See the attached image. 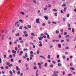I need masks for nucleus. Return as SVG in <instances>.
Listing matches in <instances>:
<instances>
[{
    "label": "nucleus",
    "instance_id": "39",
    "mask_svg": "<svg viewBox=\"0 0 76 76\" xmlns=\"http://www.w3.org/2000/svg\"><path fill=\"white\" fill-rule=\"evenodd\" d=\"M62 57H63V59H65V58H66V56H63Z\"/></svg>",
    "mask_w": 76,
    "mask_h": 76
},
{
    "label": "nucleus",
    "instance_id": "34",
    "mask_svg": "<svg viewBox=\"0 0 76 76\" xmlns=\"http://www.w3.org/2000/svg\"><path fill=\"white\" fill-rule=\"evenodd\" d=\"M22 26H20L19 28V29H22Z\"/></svg>",
    "mask_w": 76,
    "mask_h": 76
},
{
    "label": "nucleus",
    "instance_id": "29",
    "mask_svg": "<svg viewBox=\"0 0 76 76\" xmlns=\"http://www.w3.org/2000/svg\"><path fill=\"white\" fill-rule=\"evenodd\" d=\"M19 21H20V22H21V23H22L23 22V21H22V20H19Z\"/></svg>",
    "mask_w": 76,
    "mask_h": 76
},
{
    "label": "nucleus",
    "instance_id": "41",
    "mask_svg": "<svg viewBox=\"0 0 76 76\" xmlns=\"http://www.w3.org/2000/svg\"><path fill=\"white\" fill-rule=\"evenodd\" d=\"M44 34L45 35H48V33H47L46 32V33H44Z\"/></svg>",
    "mask_w": 76,
    "mask_h": 76
},
{
    "label": "nucleus",
    "instance_id": "1",
    "mask_svg": "<svg viewBox=\"0 0 76 76\" xmlns=\"http://www.w3.org/2000/svg\"><path fill=\"white\" fill-rule=\"evenodd\" d=\"M6 64L9 67H12V66H13L12 64H10V63L9 62H7Z\"/></svg>",
    "mask_w": 76,
    "mask_h": 76
},
{
    "label": "nucleus",
    "instance_id": "26",
    "mask_svg": "<svg viewBox=\"0 0 76 76\" xmlns=\"http://www.w3.org/2000/svg\"><path fill=\"white\" fill-rule=\"evenodd\" d=\"M45 67H47V63H45Z\"/></svg>",
    "mask_w": 76,
    "mask_h": 76
},
{
    "label": "nucleus",
    "instance_id": "22",
    "mask_svg": "<svg viewBox=\"0 0 76 76\" xmlns=\"http://www.w3.org/2000/svg\"><path fill=\"white\" fill-rule=\"evenodd\" d=\"M27 50H28V49L27 48L24 49H23V51H27Z\"/></svg>",
    "mask_w": 76,
    "mask_h": 76
},
{
    "label": "nucleus",
    "instance_id": "50",
    "mask_svg": "<svg viewBox=\"0 0 76 76\" xmlns=\"http://www.w3.org/2000/svg\"><path fill=\"white\" fill-rule=\"evenodd\" d=\"M34 69H37V68L36 66H35L34 67Z\"/></svg>",
    "mask_w": 76,
    "mask_h": 76
},
{
    "label": "nucleus",
    "instance_id": "47",
    "mask_svg": "<svg viewBox=\"0 0 76 76\" xmlns=\"http://www.w3.org/2000/svg\"><path fill=\"white\" fill-rule=\"evenodd\" d=\"M63 75H65V72L64 71L63 72Z\"/></svg>",
    "mask_w": 76,
    "mask_h": 76
},
{
    "label": "nucleus",
    "instance_id": "31",
    "mask_svg": "<svg viewBox=\"0 0 76 76\" xmlns=\"http://www.w3.org/2000/svg\"><path fill=\"white\" fill-rule=\"evenodd\" d=\"M72 32H75V29L73 28H72Z\"/></svg>",
    "mask_w": 76,
    "mask_h": 76
},
{
    "label": "nucleus",
    "instance_id": "46",
    "mask_svg": "<svg viewBox=\"0 0 76 76\" xmlns=\"http://www.w3.org/2000/svg\"><path fill=\"white\" fill-rule=\"evenodd\" d=\"M66 40L68 42H69V41H70V40H69V39H66Z\"/></svg>",
    "mask_w": 76,
    "mask_h": 76
},
{
    "label": "nucleus",
    "instance_id": "55",
    "mask_svg": "<svg viewBox=\"0 0 76 76\" xmlns=\"http://www.w3.org/2000/svg\"><path fill=\"white\" fill-rule=\"evenodd\" d=\"M48 24H50V23H51V22L50 21H48Z\"/></svg>",
    "mask_w": 76,
    "mask_h": 76
},
{
    "label": "nucleus",
    "instance_id": "58",
    "mask_svg": "<svg viewBox=\"0 0 76 76\" xmlns=\"http://www.w3.org/2000/svg\"><path fill=\"white\" fill-rule=\"evenodd\" d=\"M52 63H54V64H55L56 63V62L54 61H52Z\"/></svg>",
    "mask_w": 76,
    "mask_h": 76
},
{
    "label": "nucleus",
    "instance_id": "64",
    "mask_svg": "<svg viewBox=\"0 0 76 76\" xmlns=\"http://www.w3.org/2000/svg\"><path fill=\"white\" fill-rule=\"evenodd\" d=\"M38 65L39 66H41V64L40 63H38Z\"/></svg>",
    "mask_w": 76,
    "mask_h": 76
},
{
    "label": "nucleus",
    "instance_id": "60",
    "mask_svg": "<svg viewBox=\"0 0 76 76\" xmlns=\"http://www.w3.org/2000/svg\"><path fill=\"white\" fill-rule=\"evenodd\" d=\"M11 61H12V62H13V59H10Z\"/></svg>",
    "mask_w": 76,
    "mask_h": 76
},
{
    "label": "nucleus",
    "instance_id": "56",
    "mask_svg": "<svg viewBox=\"0 0 76 76\" xmlns=\"http://www.w3.org/2000/svg\"><path fill=\"white\" fill-rule=\"evenodd\" d=\"M18 62H19V63H21V62H22V61H21V60H18Z\"/></svg>",
    "mask_w": 76,
    "mask_h": 76
},
{
    "label": "nucleus",
    "instance_id": "49",
    "mask_svg": "<svg viewBox=\"0 0 76 76\" xmlns=\"http://www.w3.org/2000/svg\"><path fill=\"white\" fill-rule=\"evenodd\" d=\"M64 35H67V32H64Z\"/></svg>",
    "mask_w": 76,
    "mask_h": 76
},
{
    "label": "nucleus",
    "instance_id": "19",
    "mask_svg": "<svg viewBox=\"0 0 76 76\" xmlns=\"http://www.w3.org/2000/svg\"><path fill=\"white\" fill-rule=\"evenodd\" d=\"M62 7H64V6H66V4H63L62 5Z\"/></svg>",
    "mask_w": 76,
    "mask_h": 76
},
{
    "label": "nucleus",
    "instance_id": "24",
    "mask_svg": "<svg viewBox=\"0 0 76 76\" xmlns=\"http://www.w3.org/2000/svg\"><path fill=\"white\" fill-rule=\"evenodd\" d=\"M5 68L6 69H9V67L7 66H6Z\"/></svg>",
    "mask_w": 76,
    "mask_h": 76
},
{
    "label": "nucleus",
    "instance_id": "14",
    "mask_svg": "<svg viewBox=\"0 0 76 76\" xmlns=\"http://www.w3.org/2000/svg\"><path fill=\"white\" fill-rule=\"evenodd\" d=\"M10 75H13V72H12L11 71H10Z\"/></svg>",
    "mask_w": 76,
    "mask_h": 76
},
{
    "label": "nucleus",
    "instance_id": "54",
    "mask_svg": "<svg viewBox=\"0 0 76 76\" xmlns=\"http://www.w3.org/2000/svg\"><path fill=\"white\" fill-rule=\"evenodd\" d=\"M27 61H29V60H30L29 58H27Z\"/></svg>",
    "mask_w": 76,
    "mask_h": 76
},
{
    "label": "nucleus",
    "instance_id": "16",
    "mask_svg": "<svg viewBox=\"0 0 76 76\" xmlns=\"http://www.w3.org/2000/svg\"><path fill=\"white\" fill-rule=\"evenodd\" d=\"M58 47L59 48H61V45L60 44H58Z\"/></svg>",
    "mask_w": 76,
    "mask_h": 76
},
{
    "label": "nucleus",
    "instance_id": "8",
    "mask_svg": "<svg viewBox=\"0 0 76 76\" xmlns=\"http://www.w3.org/2000/svg\"><path fill=\"white\" fill-rule=\"evenodd\" d=\"M20 13L22 15H25V13L23 12H20Z\"/></svg>",
    "mask_w": 76,
    "mask_h": 76
},
{
    "label": "nucleus",
    "instance_id": "25",
    "mask_svg": "<svg viewBox=\"0 0 76 76\" xmlns=\"http://www.w3.org/2000/svg\"><path fill=\"white\" fill-rule=\"evenodd\" d=\"M53 75H54V76H58V75H57V74L56 73L55 74H53Z\"/></svg>",
    "mask_w": 76,
    "mask_h": 76
},
{
    "label": "nucleus",
    "instance_id": "15",
    "mask_svg": "<svg viewBox=\"0 0 76 76\" xmlns=\"http://www.w3.org/2000/svg\"><path fill=\"white\" fill-rule=\"evenodd\" d=\"M70 69H71V70H75V69L73 67L70 68Z\"/></svg>",
    "mask_w": 76,
    "mask_h": 76
},
{
    "label": "nucleus",
    "instance_id": "7",
    "mask_svg": "<svg viewBox=\"0 0 76 76\" xmlns=\"http://www.w3.org/2000/svg\"><path fill=\"white\" fill-rule=\"evenodd\" d=\"M19 23V21H18L17 22H16L15 23V26H17V24Z\"/></svg>",
    "mask_w": 76,
    "mask_h": 76
},
{
    "label": "nucleus",
    "instance_id": "3",
    "mask_svg": "<svg viewBox=\"0 0 76 76\" xmlns=\"http://www.w3.org/2000/svg\"><path fill=\"white\" fill-rule=\"evenodd\" d=\"M36 23H40V22H39V19H37L36 20Z\"/></svg>",
    "mask_w": 76,
    "mask_h": 76
},
{
    "label": "nucleus",
    "instance_id": "10",
    "mask_svg": "<svg viewBox=\"0 0 76 76\" xmlns=\"http://www.w3.org/2000/svg\"><path fill=\"white\" fill-rule=\"evenodd\" d=\"M18 40H16L15 42H14V44H17V42H18Z\"/></svg>",
    "mask_w": 76,
    "mask_h": 76
},
{
    "label": "nucleus",
    "instance_id": "5",
    "mask_svg": "<svg viewBox=\"0 0 76 76\" xmlns=\"http://www.w3.org/2000/svg\"><path fill=\"white\" fill-rule=\"evenodd\" d=\"M12 53H14V54H16V51L13 50H12Z\"/></svg>",
    "mask_w": 76,
    "mask_h": 76
},
{
    "label": "nucleus",
    "instance_id": "20",
    "mask_svg": "<svg viewBox=\"0 0 76 76\" xmlns=\"http://www.w3.org/2000/svg\"><path fill=\"white\" fill-rule=\"evenodd\" d=\"M53 66L54 65H53V64H51L50 65V67H53Z\"/></svg>",
    "mask_w": 76,
    "mask_h": 76
},
{
    "label": "nucleus",
    "instance_id": "37",
    "mask_svg": "<svg viewBox=\"0 0 76 76\" xmlns=\"http://www.w3.org/2000/svg\"><path fill=\"white\" fill-rule=\"evenodd\" d=\"M15 51H18V48L15 47Z\"/></svg>",
    "mask_w": 76,
    "mask_h": 76
},
{
    "label": "nucleus",
    "instance_id": "35",
    "mask_svg": "<svg viewBox=\"0 0 76 76\" xmlns=\"http://www.w3.org/2000/svg\"><path fill=\"white\" fill-rule=\"evenodd\" d=\"M59 32V31H56V34H58Z\"/></svg>",
    "mask_w": 76,
    "mask_h": 76
},
{
    "label": "nucleus",
    "instance_id": "2",
    "mask_svg": "<svg viewBox=\"0 0 76 76\" xmlns=\"http://www.w3.org/2000/svg\"><path fill=\"white\" fill-rule=\"evenodd\" d=\"M25 56H23V58H24V59H25L26 58V57H28V54H27V53H26L25 54Z\"/></svg>",
    "mask_w": 76,
    "mask_h": 76
},
{
    "label": "nucleus",
    "instance_id": "63",
    "mask_svg": "<svg viewBox=\"0 0 76 76\" xmlns=\"http://www.w3.org/2000/svg\"><path fill=\"white\" fill-rule=\"evenodd\" d=\"M57 62H58V63H60V60H58Z\"/></svg>",
    "mask_w": 76,
    "mask_h": 76
},
{
    "label": "nucleus",
    "instance_id": "43",
    "mask_svg": "<svg viewBox=\"0 0 76 76\" xmlns=\"http://www.w3.org/2000/svg\"><path fill=\"white\" fill-rule=\"evenodd\" d=\"M66 16H67V18H69V16H70V15H69V14H67Z\"/></svg>",
    "mask_w": 76,
    "mask_h": 76
},
{
    "label": "nucleus",
    "instance_id": "21",
    "mask_svg": "<svg viewBox=\"0 0 76 76\" xmlns=\"http://www.w3.org/2000/svg\"><path fill=\"white\" fill-rule=\"evenodd\" d=\"M31 35L32 36H35V34L34 33H31Z\"/></svg>",
    "mask_w": 76,
    "mask_h": 76
},
{
    "label": "nucleus",
    "instance_id": "30",
    "mask_svg": "<svg viewBox=\"0 0 76 76\" xmlns=\"http://www.w3.org/2000/svg\"><path fill=\"white\" fill-rule=\"evenodd\" d=\"M53 11H54V12H57V10L56 9H53Z\"/></svg>",
    "mask_w": 76,
    "mask_h": 76
},
{
    "label": "nucleus",
    "instance_id": "38",
    "mask_svg": "<svg viewBox=\"0 0 76 76\" xmlns=\"http://www.w3.org/2000/svg\"><path fill=\"white\" fill-rule=\"evenodd\" d=\"M69 37V35H66V36H65V38H68Z\"/></svg>",
    "mask_w": 76,
    "mask_h": 76
},
{
    "label": "nucleus",
    "instance_id": "57",
    "mask_svg": "<svg viewBox=\"0 0 76 76\" xmlns=\"http://www.w3.org/2000/svg\"><path fill=\"white\" fill-rule=\"evenodd\" d=\"M43 9L44 10H46L47 9V8H44Z\"/></svg>",
    "mask_w": 76,
    "mask_h": 76
},
{
    "label": "nucleus",
    "instance_id": "11",
    "mask_svg": "<svg viewBox=\"0 0 76 76\" xmlns=\"http://www.w3.org/2000/svg\"><path fill=\"white\" fill-rule=\"evenodd\" d=\"M27 27L28 28H31V25H28L27 26Z\"/></svg>",
    "mask_w": 76,
    "mask_h": 76
},
{
    "label": "nucleus",
    "instance_id": "51",
    "mask_svg": "<svg viewBox=\"0 0 76 76\" xmlns=\"http://www.w3.org/2000/svg\"><path fill=\"white\" fill-rule=\"evenodd\" d=\"M68 27H70V24H68Z\"/></svg>",
    "mask_w": 76,
    "mask_h": 76
},
{
    "label": "nucleus",
    "instance_id": "32",
    "mask_svg": "<svg viewBox=\"0 0 76 76\" xmlns=\"http://www.w3.org/2000/svg\"><path fill=\"white\" fill-rule=\"evenodd\" d=\"M47 37L48 38V39H50V36H49V35L48 34L47 35Z\"/></svg>",
    "mask_w": 76,
    "mask_h": 76
},
{
    "label": "nucleus",
    "instance_id": "27",
    "mask_svg": "<svg viewBox=\"0 0 76 76\" xmlns=\"http://www.w3.org/2000/svg\"><path fill=\"white\" fill-rule=\"evenodd\" d=\"M23 33L25 34H27V31H23Z\"/></svg>",
    "mask_w": 76,
    "mask_h": 76
},
{
    "label": "nucleus",
    "instance_id": "17",
    "mask_svg": "<svg viewBox=\"0 0 76 76\" xmlns=\"http://www.w3.org/2000/svg\"><path fill=\"white\" fill-rule=\"evenodd\" d=\"M67 9V8L66 7H65L64 9V12H66V10Z\"/></svg>",
    "mask_w": 76,
    "mask_h": 76
},
{
    "label": "nucleus",
    "instance_id": "53",
    "mask_svg": "<svg viewBox=\"0 0 76 76\" xmlns=\"http://www.w3.org/2000/svg\"><path fill=\"white\" fill-rule=\"evenodd\" d=\"M68 29L69 30V31H70V30H71V28H68Z\"/></svg>",
    "mask_w": 76,
    "mask_h": 76
},
{
    "label": "nucleus",
    "instance_id": "61",
    "mask_svg": "<svg viewBox=\"0 0 76 76\" xmlns=\"http://www.w3.org/2000/svg\"><path fill=\"white\" fill-rule=\"evenodd\" d=\"M42 26H45V24L43 23L42 24Z\"/></svg>",
    "mask_w": 76,
    "mask_h": 76
},
{
    "label": "nucleus",
    "instance_id": "42",
    "mask_svg": "<svg viewBox=\"0 0 76 76\" xmlns=\"http://www.w3.org/2000/svg\"><path fill=\"white\" fill-rule=\"evenodd\" d=\"M51 6V5L50 4H49L48 5V7H50Z\"/></svg>",
    "mask_w": 76,
    "mask_h": 76
},
{
    "label": "nucleus",
    "instance_id": "18",
    "mask_svg": "<svg viewBox=\"0 0 76 76\" xmlns=\"http://www.w3.org/2000/svg\"><path fill=\"white\" fill-rule=\"evenodd\" d=\"M16 69L17 70H19V68H18V66H16Z\"/></svg>",
    "mask_w": 76,
    "mask_h": 76
},
{
    "label": "nucleus",
    "instance_id": "23",
    "mask_svg": "<svg viewBox=\"0 0 76 76\" xmlns=\"http://www.w3.org/2000/svg\"><path fill=\"white\" fill-rule=\"evenodd\" d=\"M65 49H66V50H68V49H69V47H66L65 48Z\"/></svg>",
    "mask_w": 76,
    "mask_h": 76
},
{
    "label": "nucleus",
    "instance_id": "59",
    "mask_svg": "<svg viewBox=\"0 0 76 76\" xmlns=\"http://www.w3.org/2000/svg\"><path fill=\"white\" fill-rule=\"evenodd\" d=\"M10 58H12V56L10 55L9 56Z\"/></svg>",
    "mask_w": 76,
    "mask_h": 76
},
{
    "label": "nucleus",
    "instance_id": "12",
    "mask_svg": "<svg viewBox=\"0 0 76 76\" xmlns=\"http://www.w3.org/2000/svg\"><path fill=\"white\" fill-rule=\"evenodd\" d=\"M40 57H42L43 59H45V58L42 56H40Z\"/></svg>",
    "mask_w": 76,
    "mask_h": 76
},
{
    "label": "nucleus",
    "instance_id": "40",
    "mask_svg": "<svg viewBox=\"0 0 76 76\" xmlns=\"http://www.w3.org/2000/svg\"><path fill=\"white\" fill-rule=\"evenodd\" d=\"M30 44H31V45H34V44H33V43H32V42H30Z\"/></svg>",
    "mask_w": 76,
    "mask_h": 76
},
{
    "label": "nucleus",
    "instance_id": "4",
    "mask_svg": "<svg viewBox=\"0 0 76 76\" xmlns=\"http://www.w3.org/2000/svg\"><path fill=\"white\" fill-rule=\"evenodd\" d=\"M39 44H40L39 45V47H42V42H41V41H39Z\"/></svg>",
    "mask_w": 76,
    "mask_h": 76
},
{
    "label": "nucleus",
    "instance_id": "45",
    "mask_svg": "<svg viewBox=\"0 0 76 76\" xmlns=\"http://www.w3.org/2000/svg\"><path fill=\"white\" fill-rule=\"evenodd\" d=\"M58 66H61V64H60V63H58Z\"/></svg>",
    "mask_w": 76,
    "mask_h": 76
},
{
    "label": "nucleus",
    "instance_id": "13",
    "mask_svg": "<svg viewBox=\"0 0 76 76\" xmlns=\"http://www.w3.org/2000/svg\"><path fill=\"white\" fill-rule=\"evenodd\" d=\"M19 35H20L19 33H17L15 34V35L16 36H19Z\"/></svg>",
    "mask_w": 76,
    "mask_h": 76
},
{
    "label": "nucleus",
    "instance_id": "62",
    "mask_svg": "<svg viewBox=\"0 0 76 76\" xmlns=\"http://www.w3.org/2000/svg\"><path fill=\"white\" fill-rule=\"evenodd\" d=\"M19 40H22V37H20L19 38Z\"/></svg>",
    "mask_w": 76,
    "mask_h": 76
},
{
    "label": "nucleus",
    "instance_id": "33",
    "mask_svg": "<svg viewBox=\"0 0 76 76\" xmlns=\"http://www.w3.org/2000/svg\"><path fill=\"white\" fill-rule=\"evenodd\" d=\"M48 59H50V55H48Z\"/></svg>",
    "mask_w": 76,
    "mask_h": 76
},
{
    "label": "nucleus",
    "instance_id": "48",
    "mask_svg": "<svg viewBox=\"0 0 76 76\" xmlns=\"http://www.w3.org/2000/svg\"><path fill=\"white\" fill-rule=\"evenodd\" d=\"M25 36L27 37V36H28V34H24Z\"/></svg>",
    "mask_w": 76,
    "mask_h": 76
},
{
    "label": "nucleus",
    "instance_id": "44",
    "mask_svg": "<svg viewBox=\"0 0 76 76\" xmlns=\"http://www.w3.org/2000/svg\"><path fill=\"white\" fill-rule=\"evenodd\" d=\"M38 39L39 40H40V41L42 40V39L40 38V37H38Z\"/></svg>",
    "mask_w": 76,
    "mask_h": 76
},
{
    "label": "nucleus",
    "instance_id": "36",
    "mask_svg": "<svg viewBox=\"0 0 76 76\" xmlns=\"http://www.w3.org/2000/svg\"><path fill=\"white\" fill-rule=\"evenodd\" d=\"M58 37L59 38H61V35H59Z\"/></svg>",
    "mask_w": 76,
    "mask_h": 76
},
{
    "label": "nucleus",
    "instance_id": "6",
    "mask_svg": "<svg viewBox=\"0 0 76 76\" xmlns=\"http://www.w3.org/2000/svg\"><path fill=\"white\" fill-rule=\"evenodd\" d=\"M23 54V51H21L20 52V53L19 54V56H22V54Z\"/></svg>",
    "mask_w": 76,
    "mask_h": 76
},
{
    "label": "nucleus",
    "instance_id": "28",
    "mask_svg": "<svg viewBox=\"0 0 76 76\" xmlns=\"http://www.w3.org/2000/svg\"><path fill=\"white\" fill-rule=\"evenodd\" d=\"M7 56H6V55H4V58H6Z\"/></svg>",
    "mask_w": 76,
    "mask_h": 76
},
{
    "label": "nucleus",
    "instance_id": "9",
    "mask_svg": "<svg viewBox=\"0 0 76 76\" xmlns=\"http://www.w3.org/2000/svg\"><path fill=\"white\" fill-rule=\"evenodd\" d=\"M45 19H46V20H48V17L46 16H44Z\"/></svg>",
    "mask_w": 76,
    "mask_h": 76
},
{
    "label": "nucleus",
    "instance_id": "52",
    "mask_svg": "<svg viewBox=\"0 0 76 76\" xmlns=\"http://www.w3.org/2000/svg\"><path fill=\"white\" fill-rule=\"evenodd\" d=\"M39 50H38L37 52V54H39Z\"/></svg>",
    "mask_w": 76,
    "mask_h": 76
}]
</instances>
